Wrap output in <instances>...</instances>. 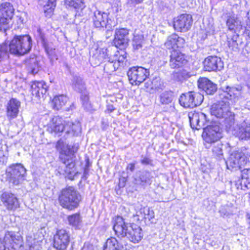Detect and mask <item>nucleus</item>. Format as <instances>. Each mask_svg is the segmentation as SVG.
Returning <instances> with one entry per match:
<instances>
[{"label": "nucleus", "instance_id": "7c9ffc66", "mask_svg": "<svg viewBox=\"0 0 250 250\" xmlns=\"http://www.w3.org/2000/svg\"><path fill=\"white\" fill-rule=\"evenodd\" d=\"M72 86L73 89L78 92H82L85 89V84L83 78L78 75L73 76L72 79Z\"/></svg>", "mask_w": 250, "mask_h": 250}, {"label": "nucleus", "instance_id": "bb28decb", "mask_svg": "<svg viewBox=\"0 0 250 250\" xmlns=\"http://www.w3.org/2000/svg\"><path fill=\"white\" fill-rule=\"evenodd\" d=\"M25 64L27 71L29 73L35 75L37 74L40 70V66L39 64V61L35 55L31 56L25 60Z\"/></svg>", "mask_w": 250, "mask_h": 250}, {"label": "nucleus", "instance_id": "603ef678", "mask_svg": "<svg viewBox=\"0 0 250 250\" xmlns=\"http://www.w3.org/2000/svg\"><path fill=\"white\" fill-rule=\"evenodd\" d=\"M81 99L82 100V104L83 107L89 109L90 108V104L89 103V98L86 95L82 96Z\"/></svg>", "mask_w": 250, "mask_h": 250}, {"label": "nucleus", "instance_id": "a211bd4d", "mask_svg": "<svg viewBox=\"0 0 250 250\" xmlns=\"http://www.w3.org/2000/svg\"><path fill=\"white\" fill-rule=\"evenodd\" d=\"M186 62L185 55L179 50L174 49L170 51L169 66L171 69L180 68Z\"/></svg>", "mask_w": 250, "mask_h": 250}, {"label": "nucleus", "instance_id": "4be33fe9", "mask_svg": "<svg viewBox=\"0 0 250 250\" xmlns=\"http://www.w3.org/2000/svg\"><path fill=\"white\" fill-rule=\"evenodd\" d=\"M21 106V102L16 98H11L6 105V116L11 121L17 117Z\"/></svg>", "mask_w": 250, "mask_h": 250}, {"label": "nucleus", "instance_id": "2f4dec72", "mask_svg": "<svg viewBox=\"0 0 250 250\" xmlns=\"http://www.w3.org/2000/svg\"><path fill=\"white\" fill-rule=\"evenodd\" d=\"M223 146V145L222 142L219 141H217L216 143L212 144L211 145L212 156L219 161L224 159L222 148Z\"/></svg>", "mask_w": 250, "mask_h": 250}, {"label": "nucleus", "instance_id": "49530a36", "mask_svg": "<svg viewBox=\"0 0 250 250\" xmlns=\"http://www.w3.org/2000/svg\"><path fill=\"white\" fill-rule=\"evenodd\" d=\"M237 36H234L228 41V44L229 48L234 51H238V43L237 42Z\"/></svg>", "mask_w": 250, "mask_h": 250}, {"label": "nucleus", "instance_id": "c756f323", "mask_svg": "<svg viewBox=\"0 0 250 250\" xmlns=\"http://www.w3.org/2000/svg\"><path fill=\"white\" fill-rule=\"evenodd\" d=\"M161 85V79L159 77H155L152 79L147 80L145 83V87L146 91L153 93L158 89Z\"/></svg>", "mask_w": 250, "mask_h": 250}, {"label": "nucleus", "instance_id": "052dcab7", "mask_svg": "<svg viewBox=\"0 0 250 250\" xmlns=\"http://www.w3.org/2000/svg\"><path fill=\"white\" fill-rule=\"evenodd\" d=\"M135 164L130 163L129 164L127 167V169L129 170L131 172H133L135 170Z\"/></svg>", "mask_w": 250, "mask_h": 250}, {"label": "nucleus", "instance_id": "f8f14e48", "mask_svg": "<svg viewBox=\"0 0 250 250\" xmlns=\"http://www.w3.org/2000/svg\"><path fill=\"white\" fill-rule=\"evenodd\" d=\"M149 71L141 66H133L127 72L129 81L132 84L139 85L146 80L149 75Z\"/></svg>", "mask_w": 250, "mask_h": 250}, {"label": "nucleus", "instance_id": "680f3d73", "mask_svg": "<svg viewBox=\"0 0 250 250\" xmlns=\"http://www.w3.org/2000/svg\"><path fill=\"white\" fill-rule=\"evenodd\" d=\"M7 162V157L3 155L0 157V162H1L2 164L6 165Z\"/></svg>", "mask_w": 250, "mask_h": 250}, {"label": "nucleus", "instance_id": "72a5a7b5", "mask_svg": "<svg viewBox=\"0 0 250 250\" xmlns=\"http://www.w3.org/2000/svg\"><path fill=\"white\" fill-rule=\"evenodd\" d=\"M137 216L140 217L138 220H148L151 222H153V219L154 218V212L153 210L150 208L145 207L141 208L140 211L137 212Z\"/></svg>", "mask_w": 250, "mask_h": 250}, {"label": "nucleus", "instance_id": "f03ea898", "mask_svg": "<svg viewBox=\"0 0 250 250\" xmlns=\"http://www.w3.org/2000/svg\"><path fill=\"white\" fill-rule=\"evenodd\" d=\"M113 229L115 232V234L118 237L121 238V241L123 246H125L122 242V239L125 238V237L128 240L133 243H138L141 240L143 237L142 233V229L140 227L138 226L135 224L130 225V224L125 223L123 217L121 216H117L114 223Z\"/></svg>", "mask_w": 250, "mask_h": 250}, {"label": "nucleus", "instance_id": "0eeeda50", "mask_svg": "<svg viewBox=\"0 0 250 250\" xmlns=\"http://www.w3.org/2000/svg\"><path fill=\"white\" fill-rule=\"evenodd\" d=\"M229 103L227 101L221 100L213 104L210 109L211 115L217 118H223L226 123H228L227 127L229 129L233 128L234 124V115L229 109Z\"/></svg>", "mask_w": 250, "mask_h": 250}, {"label": "nucleus", "instance_id": "6ab92c4d", "mask_svg": "<svg viewBox=\"0 0 250 250\" xmlns=\"http://www.w3.org/2000/svg\"><path fill=\"white\" fill-rule=\"evenodd\" d=\"M0 199L4 206L9 210H15L20 207L17 197L11 192H3L0 196Z\"/></svg>", "mask_w": 250, "mask_h": 250}, {"label": "nucleus", "instance_id": "9d476101", "mask_svg": "<svg viewBox=\"0 0 250 250\" xmlns=\"http://www.w3.org/2000/svg\"><path fill=\"white\" fill-rule=\"evenodd\" d=\"M92 19L94 27L100 30L108 29V32L115 25L114 22L109 18V13L99 10L94 11Z\"/></svg>", "mask_w": 250, "mask_h": 250}, {"label": "nucleus", "instance_id": "864d4df0", "mask_svg": "<svg viewBox=\"0 0 250 250\" xmlns=\"http://www.w3.org/2000/svg\"><path fill=\"white\" fill-rule=\"evenodd\" d=\"M56 4V0H48L46 4L44 6L47 9H54Z\"/></svg>", "mask_w": 250, "mask_h": 250}, {"label": "nucleus", "instance_id": "7ed1b4c3", "mask_svg": "<svg viewBox=\"0 0 250 250\" xmlns=\"http://www.w3.org/2000/svg\"><path fill=\"white\" fill-rule=\"evenodd\" d=\"M56 148L60 153V160L66 165V169L65 171L68 174V178L73 180L75 174L73 169L75 167V163L73 159L75 157V154L79 149V145H69L64 143L62 139H60L56 143Z\"/></svg>", "mask_w": 250, "mask_h": 250}, {"label": "nucleus", "instance_id": "79ce46f5", "mask_svg": "<svg viewBox=\"0 0 250 250\" xmlns=\"http://www.w3.org/2000/svg\"><path fill=\"white\" fill-rule=\"evenodd\" d=\"M12 18L0 16V31L5 32L10 27V21Z\"/></svg>", "mask_w": 250, "mask_h": 250}, {"label": "nucleus", "instance_id": "0e129e2a", "mask_svg": "<svg viewBox=\"0 0 250 250\" xmlns=\"http://www.w3.org/2000/svg\"><path fill=\"white\" fill-rule=\"evenodd\" d=\"M85 161H86V163H85V167H84V169H86L87 168V170H89V167H90V162H89V158H87L86 160H85Z\"/></svg>", "mask_w": 250, "mask_h": 250}, {"label": "nucleus", "instance_id": "f3484780", "mask_svg": "<svg viewBox=\"0 0 250 250\" xmlns=\"http://www.w3.org/2000/svg\"><path fill=\"white\" fill-rule=\"evenodd\" d=\"M192 24V16L189 14H182L178 16L174 22V27L175 30L180 32H186L188 30Z\"/></svg>", "mask_w": 250, "mask_h": 250}, {"label": "nucleus", "instance_id": "a19ab883", "mask_svg": "<svg viewBox=\"0 0 250 250\" xmlns=\"http://www.w3.org/2000/svg\"><path fill=\"white\" fill-rule=\"evenodd\" d=\"M120 53L119 51H117L116 53L112 57L113 59L115 60V62H118L119 67L123 66L124 62L125 61L126 58V53L124 51Z\"/></svg>", "mask_w": 250, "mask_h": 250}, {"label": "nucleus", "instance_id": "6e6552de", "mask_svg": "<svg viewBox=\"0 0 250 250\" xmlns=\"http://www.w3.org/2000/svg\"><path fill=\"white\" fill-rule=\"evenodd\" d=\"M22 246V239L18 232L6 231L0 237V250H18Z\"/></svg>", "mask_w": 250, "mask_h": 250}, {"label": "nucleus", "instance_id": "4c0bfd02", "mask_svg": "<svg viewBox=\"0 0 250 250\" xmlns=\"http://www.w3.org/2000/svg\"><path fill=\"white\" fill-rule=\"evenodd\" d=\"M83 0H65L64 2L66 7L68 6L76 10L77 12L75 14V16L76 17L77 16V13L79 12L78 10L79 9L82 10L85 7Z\"/></svg>", "mask_w": 250, "mask_h": 250}, {"label": "nucleus", "instance_id": "393cba45", "mask_svg": "<svg viewBox=\"0 0 250 250\" xmlns=\"http://www.w3.org/2000/svg\"><path fill=\"white\" fill-rule=\"evenodd\" d=\"M185 43V41L183 38L173 34L168 37L164 45L167 49L174 50L176 48L182 47Z\"/></svg>", "mask_w": 250, "mask_h": 250}, {"label": "nucleus", "instance_id": "338daca9", "mask_svg": "<svg viewBox=\"0 0 250 250\" xmlns=\"http://www.w3.org/2000/svg\"><path fill=\"white\" fill-rule=\"evenodd\" d=\"M247 216H248V219L249 220V223L250 224V213L247 214Z\"/></svg>", "mask_w": 250, "mask_h": 250}, {"label": "nucleus", "instance_id": "dca6fc26", "mask_svg": "<svg viewBox=\"0 0 250 250\" xmlns=\"http://www.w3.org/2000/svg\"><path fill=\"white\" fill-rule=\"evenodd\" d=\"M109 50L107 49H103L100 51L99 59L101 58L106 60L104 66V71L105 73L111 74L119 68L118 62H115V60L113 59L112 56H109Z\"/></svg>", "mask_w": 250, "mask_h": 250}, {"label": "nucleus", "instance_id": "ddd939ff", "mask_svg": "<svg viewBox=\"0 0 250 250\" xmlns=\"http://www.w3.org/2000/svg\"><path fill=\"white\" fill-rule=\"evenodd\" d=\"M246 157L242 151L239 150L233 151L226 162L227 167L231 170H239L242 166L246 164Z\"/></svg>", "mask_w": 250, "mask_h": 250}, {"label": "nucleus", "instance_id": "412c9836", "mask_svg": "<svg viewBox=\"0 0 250 250\" xmlns=\"http://www.w3.org/2000/svg\"><path fill=\"white\" fill-rule=\"evenodd\" d=\"M153 176L151 172L145 170L138 171L134 177L135 184L144 188L150 185L152 182Z\"/></svg>", "mask_w": 250, "mask_h": 250}, {"label": "nucleus", "instance_id": "cd10ccee", "mask_svg": "<svg viewBox=\"0 0 250 250\" xmlns=\"http://www.w3.org/2000/svg\"><path fill=\"white\" fill-rule=\"evenodd\" d=\"M221 89L222 91L221 93L219 94L220 99L225 101L231 99V97L236 94L238 89L235 87H230L228 85L222 86Z\"/></svg>", "mask_w": 250, "mask_h": 250}, {"label": "nucleus", "instance_id": "37998d69", "mask_svg": "<svg viewBox=\"0 0 250 250\" xmlns=\"http://www.w3.org/2000/svg\"><path fill=\"white\" fill-rule=\"evenodd\" d=\"M144 42V36L142 35H136L134 36L132 41L133 49L139 50L142 48Z\"/></svg>", "mask_w": 250, "mask_h": 250}, {"label": "nucleus", "instance_id": "a18cd8bd", "mask_svg": "<svg viewBox=\"0 0 250 250\" xmlns=\"http://www.w3.org/2000/svg\"><path fill=\"white\" fill-rule=\"evenodd\" d=\"M45 50L51 62H53L58 60V55L55 48L46 46L45 47Z\"/></svg>", "mask_w": 250, "mask_h": 250}, {"label": "nucleus", "instance_id": "b1692460", "mask_svg": "<svg viewBox=\"0 0 250 250\" xmlns=\"http://www.w3.org/2000/svg\"><path fill=\"white\" fill-rule=\"evenodd\" d=\"M198 88L207 95H213L217 90V84L206 77L200 78L198 80Z\"/></svg>", "mask_w": 250, "mask_h": 250}, {"label": "nucleus", "instance_id": "2eb2a0df", "mask_svg": "<svg viewBox=\"0 0 250 250\" xmlns=\"http://www.w3.org/2000/svg\"><path fill=\"white\" fill-rule=\"evenodd\" d=\"M203 69L208 72L221 70L224 67V63L220 57L209 56L203 61Z\"/></svg>", "mask_w": 250, "mask_h": 250}, {"label": "nucleus", "instance_id": "a878e982", "mask_svg": "<svg viewBox=\"0 0 250 250\" xmlns=\"http://www.w3.org/2000/svg\"><path fill=\"white\" fill-rule=\"evenodd\" d=\"M234 135L241 140L250 139V124L244 122L234 129Z\"/></svg>", "mask_w": 250, "mask_h": 250}, {"label": "nucleus", "instance_id": "39448f33", "mask_svg": "<svg viewBox=\"0 0 250 250\" xmlns=\"http://www.w3.org/2000/svg\"><path fill=\"white\" fill-rule=\"evenodd\" d=\"M32 47V39L29 35H15L9 44L12 54L22 56L28 53Z\"/></svg>", "mask_w": 250, "mask_h": 250}, {"label": "nucleus", "instance_id": "5701e85b", "mask_svg": "<svg viewBox=\"0 0 250 250\" xmlns=\"http://www.w3.org/2000/svg\"><path fill=\"white\" fill-rule=\"evenodd\" d=\"M48 87L44 81H34L31 85V93L39 99L44 98L47 93Z\"/></svg>", "mask_w": 250, "mask_h": 250}, {"label": "nucleus", "instance_id": "13d9d810", "mask_svg": "<svg viewBox=\"0 0 250 250\" xmlns=\"http://www.w3.org/2000/svg\"><path fill=\"white\" fill-rule=\"evenodd\" d=\"M89 176V170H87V168L84 169V171L83 175L82 177V180H83L84 181H85L88 178V177Z\"/></svg>", "mask_w": 250, "mask_h": 250}, {"label": "nucleus", "instance_id": "1a4fd4ad", "mask_svg": "<svg viewBox=\"0 0 250 250\" xmlns=\"http://www.w3.org/2000/svg\"><path fill=\"white\" fill-rule=\"evenodd\" d=\"M5 175L6 180L9 183L19 185L25 180L26 170L21 164H13L6 168Z\"/></svg>", "mask_w": 250, "mask_h": 250}, {"label": "nucleus", "instance_id": "9b49d317", "mask_svg": "<svg viewBox=\"0 0 250 250\" xmlns=\"http://www.w3.org/2000/svg\"><path fill=\"white\" fill-rule=\"evenodd\" d=\"M204 96L199 92L190 91L183 94L179 101L180 104L185 108H193L200 105L203 102Z\"/></svg>", "mask_w": 250, "mask_h": 250}, {"label": "nucleus", "instance_id": "4468645a", "mask_svg": "<svg viewBox=\"0 0 250 250\" xmlns=\"http://www.w3.org/2000/svg\"><path fill=\"white\" fill-rule=\"evenodd\" d=\"M70 242L68 232L63 229L58 230L54 236L53 246L59 250L66 249Z\"/></svg>", "mask_w": 250, "mask_h": 250}, {"label": "nucleus", "instance_id": "5fc2aeb1", "mask_svg": "<svg viewBox=\"0 0 250 250\" xmlns=\"http://www.w3.org/2000/svg\"><path fill=\"white\" fill-rule=\"evenodd\" d=\"M37 241L32 237L31 235H28L26 237V243L28 246H31V245L35 244V243H37Z\"/></svg>", "mask_w": 250, "mask_h": 250}, {"label": "nucleus", "instance_id": "c85d7f7f", "mask_svg": "<svg viewBox=\"0 0 250 250\" xmlns=\"http://www.w3.org/2000/svg\"><path fill=\"white\" fill-rule=\"evenodd\" d=\"M103 250H123V245L116 238L111 237L105 243Z\"/></svg>", "mask_w": 250, "mask_h": 250}, {"label": "nucleus", "instance_id": "f704fd0d", "mask_svg": "<svg viewBox=\"0 0 250 250\" xmlns=\"http://www.w3.org/2000/svg\"><path fill=\"white\" fill-rule=\"evenodd\" d=\"M171 74V78L177 82H183L190 77L189 73L184 69L178 68Z\"/></svg>", "mask_w": 250, "mask_h": 250}, {"label": "nucleus", "instance_id": "423d86ee", "mask_svg": "<svg viewBox=\"0 0 250 250\" xmlns=\"http://www.w3.org/2000/svg\"><path fill=\"white\" fill-rule=\"evenodd\" d=\"M81 200L80 194L72 187L62 189L59 196L60 205L62 208L70 210L78 208Z\"/></svg>", "mask_w": 250, "mask_h": 250}, {"label": "nucleus", "instance_id": "09e8293b", "mask_svg": "<svg viewBox=\"0 0 250 250\" xmlns=\"http://www.w3.org/2000/svg\"><path fill=\"white\" fill-rule=\"evenodd\" d=\"M241 175L243 179L247 181L248 187H250V168H245L241 171Z\"/></svg>", "mask_w": 250, "mask_h": 250}, {"label": "nucleus", "instance_id": "4d7b16f0", "mask_svg": "<svg viewBox=\"0 0 250 250\" xmlns=\"http://www.w3.org/2000/svg\"><path fill=\"white\" fill-rule=\"evenodd\" d=\"M30 250H41V247L40 246L39 242L37 241V243H35V244L29 246Z\"/></svg>", "mask_w": 250, "mask_h": 250}, {"label": "nucleus", "instance_id": "473e14b6", "mask_svg": "<svg viewBox=\"0 0 250 250\" xmlns=\"http://www.w3.org/2000/svg\"><path fill=\"white\" fill-rule=\"evenodd\" d=\"M14 9L13 5L9 2H4L0 5V16L6 18H12Z\"/></svg>", "mask_w": 250, "mask_h": 250}, {"label": "nucleus", "instance_id": "ea45409f", "mask_svg": "<svg viewBox=\"0 0 250 250\" xmlns=\"http://www.w3.org/2000/svg\"><path fill=\"white\" fill-rule=\"evenodd\" d=\"M173 96L171 91H166L159 96L160 102L162 104H168L173 101Z\"/></svg>", "mask_w": 250, "mask_h": 250}, {"label": "nucleus", "instance_id": "bf43d9fd", "mask_svg": "<svg viewBox=\"0 0 250 250\" xmlns=\"http://www.w3.org/2000/svg\"><path fill=\"white\" fill-rule=\"evenodd\" d=\"M128 2L132 4L136 5L138 4L141 3L143 2L144 0H128Z\"/></svg>", "mask_w": 250, "mask_h": 250}, {"label": "nucleus", "instance_id": "20e7f679", "mask_svg": "<svg viewBox=\"0 0 250 250\" xmlns=\"http://www.w3.org/2000/svg\"><path fill=\"white\" fill-rule=\"evenodd\" d=\"M81 130V125L79 122H68L65 125L63 121L58 117L53 118L52 123L48 127V131L55 136H60L65 131V134L63 137L65 140L73 136H78L80 135Z\"/></svg>", "mask_w": 250, "mask_h": 250}, {"label": "nucleus", "instance_id": "c03bdc74", "mask_svg": "<svg viewBox=\"0 0 250 250\" xmlns=\"http://www.w3.org/2000/svg\"><path fill=\"white\" fill-rule=\"evenodd\" d=\"M241 178L238 179L235 182V187L238 189H241L246 190L248 189H250V187H248V183L247 181L243 179V176L241 175Z\"/></svg>", "mask_w": 250, "mask_h": 250}, {"label": "nucleus", "instance_id": "8fccbe9b", "mask_svg": "<svg viewBox=\"0 0 250 250\" xmlns=\"http://www.w3.org/2000/svg\"><path fill=\"white\" fill-rule=\"evenodd\" d=\"M153 160L149 158V157L144 156L143 155H141L140 158V163L142 165L145 166L150 165L151 166H153L152 164Z\"/></svg>", "mask_w": 250, "mask_h": 250}, {"label": "nucleus", "instance_id": "e2e57ef3", "mask_svg": "<svg viewBox=\"0 0 250 250\" xmlns=\"http://www.w3.org/2000/svg\"><path fill=\"white\" fill-rule=\"evenodd\" d=\"M115 108L112 104H108L107 105V110L109 112H111L114 110Z\"/></svg>", "mask_w": 250, "mask_h": 250}, {"label": "nucleus", "instance_id": "aec40b11", "mask_svg": "<svg viewBox=\"0 0 250 250\" xmlns=\"http://www.w3.org/2000/svg\"><path fill=\"white\" fill-rule=\"evenodd\" d=\"M128 30L126 28L116 29L114 43L117 48L125 49L128 45Z\"/></svg>", "mask_w": 250, "mask_h": 250}, {"label": "nucleus", "instance_id": "3c124183", "mask_svg": "<svg viewBox=\"0 0 250 250\" xmlns=\"http://www.w3.org/2000/svg\"><path fill=\"white\" fill-rule=\"evenodd\" d=\"M219 212L223 217L228 216L232 214V212L228 206L222 207L219 210Z\"/></svg>", "mask_w": 250, "mask_h": 250}, {"label": "nucleus", "instance_id": "774afa93", "mask_svg": "<svg viewBox=\"0 0 250 250\" xmlns=\"http://www.w3.org/2000/svg\"><path fill=\"white\" fill-rule=\"evenodd\" d=\"M119 186L120 187H124V184H123L122 185H121V183H119Z\"/></svg>", "mask_w": 250, "mask_h": 250}, {"label": "nucleus", "instance_id": "f257e3e1", "mask_svg": "<svg viewBox=\"0 0 250 250\" xmlns=\"http://www.w3.org/2000/svg\"><path fill=\"white\" fill-rule=\"evenodd\" d=\"M188 118L192 129L203 128L202 136L206 148H209L212 144L216 143L223 137V128L218 121H209L206 114L201 112H190L188 113Z\"/></svg>", "mask_w": 250, "mask_h": 250}, {"label": "nucleus", "instance_id": "69168bd1", "mask_svg": "<svg viewBox=\"0 0 250 250\" xmlns=\"http://www.w3.org/2000/svg\"><path fill=\"white\" fill-rule=\"evenodd\" d=\"M106 29V36L107 38H108L110 36H111L112 35V30H113V27L111 28V30H110V32H108V29Z\"/></svg>", "mask_w": 250, "mask_h": 250}, {"label": "nucleus", "instance_id": "c9c22d12", "mask_svg": "<svg viewBox=\"0 0 250 250\" xmlns=\"http://www.w3.org/2000/svg\"><path fill=\"white\" fill-rule=\"evenodd\" d=\"M68 101V98L64 95H56L53 100L52 104L54 109L59 110L65 105Z\"/></svg>", "mask_w": 250, "mask_h": 250}, {"label": "nucleus", "instance_id": "58836bf2", "mask_svg": "<svg viewBox=\"0 0 250 250\" xmlns=\"http://www.w3.org/2000/svg\"><path fill=\"white\" fill-rule=\"evenodd\" d=\"M67 220L69 225L76 229L78 228L82 223V217L79 213H76L68 215L67 217Z\"/></svg>", "mask_w": 250, "mask_h": 250}, {"label": "nucleus", "instance_id": "e433bc0d", "mask_svg": "<svg viewBox=\"0 0 250 250\" xmlns=\"http://www.w3.org/2000/svg\"><path fill=\"white\" fill-rule=\"evenodd\" d=\"M241 21L234 17H229L227 21V25L230 31L236 32L242 28Z\"/></svg>", "mask_w": 250, "mask_h": 250}, {"label": "nucleus", "instance_id": "6e6d98bb", "mask_svg": "<svg viewBox=\"0 0 250 250\" xmlns=\"http://www.w3.org/2000/svg\"><path fill=\"white\" fill-rule=\"evenodd\" d=\"M15 19L17 21V24L19 26L23 24L24 18L22 17L21 14L20 15L16 16L15 17Z\"/></svg>", "mask_w": 250, "mask_h": 250}, {"label": "nucleus", "instance_id": "de8ad7c7", "mask_svg": "<svg viewBox=\"0 0 250 250\" xmlns=\"http://www.w3.org/2000/svg\"><path fill=\"white\" fill-rule=\"evenodd\" d=\"M9 51V45L6 43L0 44V58H4L8 56Z\"/></svg>", "mask_w": 250, "mask_h": 250}]
</instances>
